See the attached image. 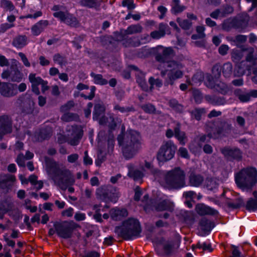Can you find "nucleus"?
I'll return each mask as SVG.
<instances>
[{"label": "nucleus", "instance_id": "7c9ffc66", "mask_svg": "<svg viewBox=\"0 0 257 257\" xmlns=\"http://www.w3.org/2000/svg\"><path fill=\"white\" fill-rule=\"evenodd\" d=\"M91 75L92 77H93L94 81L95 84L104 85L107 84V80L103 79L102 76L100 74L95 75L92 73Z\"/></svg>", "mask_w": 257, "mask_h": 257}, {"label": "nucleus", "instance_id": "774afa93", "mask_svg": "<svg viewBox=\"0 0 257 257\" xmlns=\"http://www.w3.org/2000/svg\"><path fill=\"white\" fill-rule=\"evenodd\" d=\"M242 54H240L237 50H233L232 54V58L234 59H239L241 58Z\"/></svg>", "mask_w": 257, "mask_h": 257}, {"label": "nucleus", "instance_id": "37998d69", "mask_svg": "<svg viewBox=\"0 0 257 257\" xmlns=\"http://www.w3.org/2000/svg\"><path fill=\"white\" fill-rule=\"evenodd\" d=\"M203 75L201 72L197 73L192 78V81L194 83L197 84L203 80Z\"/></svg>", "mask_w": 257, "mask_h": 257}, {"label": "nucleus", "instance_id": "4d7b16f0", "mask_svg": "<svg viewBox=\"0 0 257 257\" xmlns=\"http://www.w3.org/2000/svg\"><path fill=\"white\" fill-rule=\"evenodd\" d=\"M74 218L77 221H82L85 219V214L81 212H77L75 214Z\"/></svg>", "mask_w": 257, "mask_h": 257}, {"label": "nucleus", "instance_id": "79ce46f5", "mask_svg": "<svg viewBox=\"0 0 257 257\" xmlns=\"http://www.w3.org/2000/svg\"><path fill=\"white\" fill-rule=\"evenodd\" d=\"M169 103L171 107L175 108L178 111H180L183 110V106L181 105L178 104L177 101L175 99L171 100Z\"/></svg>", "mask_w": 257, "mask_h": 257}, {"label": "nucleus", "instance_id": "bb28decb", "mask_svg": "<svg viewBox=\"0 0 257 257\" xmlns=\"http://www.w3.org/2000/svg\"><path fill=\"white\" fill-rule=\"evenodd\" d=\"M173 207V204L167 201H164L161 202L156 208L157 210H171Z\"/></svg>", "mask_w": 257, "mask_h": 257}, {"label": "nucleus", "instance_id": "7ed1b4c3", "mask_svg": "<svg viewBox=\"0 0 257 257\" xmlns=\"http://www.w3.org/2000/svg\"><path fill=\"white\" fill-rule=\"evenodd\" d=\"M114 231L118 236L125 239L130 240L140 236L141 228L137 219L129 218L124 221L121 226H116Z\"/></svg>", "mask_w": 257, "mask_h": 257}, {"label": "nucleus", "instance_id": "473e14b6", "mask_svg": "<svg viewBox=\"0 0 257 257\" xmlns=\"http://www.w3.org/2000/svg\"><path fill=\"white\" fill-rule=\"evenodd\" d=\"M16 180V178L14 175H10L9 176H0V185L1 183H7L9 182H14Z\"/></svg>", "mask_w": 257, "mask_h": 257}, {"label": "nucleus", "instance_id": "6e6552de", "mask_svg": "<svg viewBox=\"0 0 257 257\" xmlns=\"http://www.w3.org/2000/svg\"><path fill=\"white\" fill-rule=\"evenodd\" d=\"M19 62L15 59L11 60V66L10 70H5L2 74L4 79L10 78L12 81L19 82L22 81L23 74L18 70Z\"/></svg>", "mask_w": 257, "mask_h": 257}, {"label": "nucleus", "instance_id": "c756f323", "mask_svg": "<svg viewBox=\"0 0 257 257\" xmlns=\"http://www.w3.org/2000/svg\"><path fill=\"white\" fill-rule=\"evenodd\" d=\"M0 7L5 11H12L14 9V6L12 3L8 0H1L0 1Z\"/></svg>", "mask_w": 257, "mask_h": 257}, {"label": "nucleus", "instance_id": "aec40b11", "mask_svg": "<svg viewBox=\"0 0 257 257\" xmlns=\"http://www.w3.org/2000/svg\"><path fill=\"white\" fill-rule=\"evenodd\" d=\"M48 25L47 20L40 21L32 28V32L35 36H38Z\"/></svg>", "mask_w": 257, "mask_h": 257}, {"label": "nucleus", "instance_id": "a211bd4d", "mask_svg": "<svg viewBox=\"0 0 257 257\" xmlns=\"http://www.w3.org/2000/svg\"><path fill=\"white\" fill-rule=\"evenodd\" d=\"M53 15L55 18L59 19L62 22L70 26H73L74 23L76 22V19L68 13L57 12L54 13Z\"/></svg>", "mask_w": 257, "mask_h": 257}, {"label": "nucleus", "instance_id": "9d476101", "mask_svg": "<svg viewBox=\"0 0 257 257\" xmlns=\"http://www.w3.org/2000/svg\"><path fill=\"white\" fill-rule=\"evenodd\" d=\"M52 171L54 173L52 179L55 183L59 185L71 178V173L69 170L61 169L55 163H53Z\"/></svg>", "mask_w": 257, "mask_h": 257}, {"label": "nucleus", "instance_id": "13d9d810", "mask_svg": "<svg viewBox=\"0 0 257 257\" xmlns=\"http://www.w3.org/2000/svg\"><path fill=\"white\" fill-rule=\"evenodd\" d=\"M95 90V87L94 86H92V87H91V89H90V91H91L90 94L89 96H86V95H83L82 94H81V95L82 97H84L86 99H88L91 100L93 98V97L94 96Z\"/></svg>", "mask_w": 257, "mask_h": 257}, {"label": "nucleus", "instance_id": "6ab92c4d", "mask_svg": "<svg viewBox=\"0 0 257 257\" xmlns=\"http://www.w3.org/2000/svg\"><path fill=\"white\" fill-rule=\"evenodd\" d=\"M110 215L113 220H120L122 217L127 215V211L123 208H113L110 211Z\"/></svg>", "mask_w": 257, "mask_h": 257}, {"label": "nucleus", "instance_id": "cd10ccee", "mask_svg": "<svg viewBox=\"0 0 257 257\" xmlns=\"http://www.w3.org/2000/svg\"><path fill=\"white\" fill-rule=\"evenodd\" d=\"M203 181L202 177L200 175H193L190 177V182L191 185L194 186H199Z\"/></svg>", "mask_w": 257, "mask_h": 257}, {"label": "nucleus", "instance_id": "58836bf2", "mask_svg": "<svg viewBox=\"0 0 257 257\" xmlns=\"http://www.w3.org/2000/svg\"><path fill=\"white\" fill-rule=\"evenodd\" d=\"M252 53L253 50L252 49H251L249 50V54L246 57V61L251 64L252 65L253 68H254L255 66L256 60V59H255L253 58Z\"/></svg>", "mask_w": 257, "mask_h": 257}, {"label": "nucleus", "instance_id": "4c0bfd02", "mask_svg": "<svg viewBox=\"0 0 257 257\" xmlns=\"http://www.w3.org/2000/svg\"><path fill=\"white\" fill-rule=\"evenodd\" d=\"M122 5L124 7H126L128 10H131L135 8V5L133 0H124L122 2Z\"/></svg>", "mask_w": 257, "mask_h": 257}, {"label": "nucleus", "instance_id": "412c9836", "mask_svg": "<svg viewBox=\"0 0 257 257\" xmlns=\"http://www.w3.org/2000/svg\"><path fill=\"white\" fill-rule=\"evenodd\" d=\"M222 153L225 157L227 158L231 157L234 159H238L241 157L240 152L237 149L232 150L229 148H224L222 150Z\"/></svg>", "mask_w": 257, "mask_h": 257}, {"label": "nucleus", "instance_id": "9b49d317", "mask_svg": "<svg viewBox=\"0 0 257 257\" xmlns=\"http://www.w3.org/2000/svg\"><path fill=\"white\" fill-rule=\"evenodd\" d=\"M29 79L32 84V91L36 94H39V85H41L42 92H44L48 89L47 83L39 77H36L35 74L31 73L29 75Z\"/></svg>", "mask_w": 257, "mask_h": 257}, {"label": "nucleus", "instance_id": "69168bd1", "mask_svg": "<svg viewBox=\"0 0 257 257\" xmlns=\"http://www.w3.org/2000/svg\"><path fill=\"white\" fill-rule=\"evenodd\" d=\"M78 158V156L77 154H72L68 157V161L70 163L75 162Z\"/></svg>", "mask_w": 257, "mask_h": 257}, {"label": "nucleus", "instance_id": "393cba45", "mask_svg": "<svg viewBox=\"0 0 257 257\" xmlns=\"http://www.w3.org/2000/svg\"><path fill=\"white\" fill-rule=\"evenodd\" d=\"M185 7L179 5V0H173L172 4V13L174 14L180 13L185 10Z\"/></svg>", "mask_w": 257, "mask_h": 257}, {"label": "nucleus", "instance_id": "0eeeda50", "mask_svg": "<svg viewBox=\"0 0 257 257\" xmlns=\"http://www.w3.org/2000/svg\"><path fill=\"white\" fill-rule=\"evenodd\" d=\"M176 150V147L172 142L165 143L160 148L157 155V159L159 162L171 160L173 158Z\"/></svg>", "mask_w": 257, "mask_h": 257}, {"label": "nucleus", "instance_id": "4468645a", "mask_svg": "<svg viewBox=\"0 0 257 257\" xmlns=\"http://www.w3.org/2000/svg\"><path fill=\"white\" fill-rule=\"evenodd\" d=\"M1 94L6 97H11L16 95L18 93L17 86L16 84L3 83L0 88Z\"/></svg>", "mask_w": 257, "mask_h": 257}, {"label": "nucleus", "instance_id": "ea45409f", "mask_svg": "<svg viewBox=\"0 0 257 257\" xmlns=\"http://www.w3.org/2000/svg\"><path fill=\"white\" fill-rule=\"evenodd\" d=\"M149 82L151 84V88H154L155 86L160 87L162 85L161 81L159 79H154L151 77L149 79Z\"/></svg>", "mask_w": 257, "mask_h": 257}, {"label": "nucleus", "instance_id": "864d4df0", "mask_svg": "<svg viewBox=\"0 0 257 257\" xmlns=\"http://www.w3.org/2000/svg\"><path fill=\"white\" fill-rule=\"evenodd\" d=\"M204 112L203 109H196L192 113L194 115L195 118L197 120H199L201 118V114Z\"/></svg>", "mask_w": 257, "mask_h": 257}, {"label": "nucleus", "instance_id": "6e6d98bb", "mask_svg": "<svg viewBox=\"0 0 257 257\" xmlns=\"http://www.w3.org/2000/svg\"><path fill=\"white\" fill-rule=\"evenodd\" d=\"M228 49V46L222 45L219 48V53L222 55H225L227 53Z\"/></svg>", "mask_w": 257, "mask_h": 257}, {"label": "nucleus", "instance_id": "dca6fc26", "mask_svg": "<svg viewBox=\"0 0 257 257\" xmlns=\"http://www.w3.org/2000/svg\"><path fill=\"white\" fill-rule=\"evenodd\" d=\"M12 124L7 116L0 117V138L12 131Z\"/></svg>", "mask_w": 257, "mask_h": 257}, {"label": "nucleus", "instance_id": "680f3d73", "mask_svg": "<svg viewBox=\"0 0 257 257\" xmlns=\"http://www.w3.org/2000/svg\"><path fill=\"white\" fill-rule=\"evenodd\" d=\"M194 97L196 102H200L202 97L199 91L195 90L194 91Z\"/></svg>", "mask_w": 257, "mask_h": 257}, {"label": "nucleus", "instance_id": "e2e57ef3", "mask_svg": "<svg viewBox=\"0 0 257 257\" xmlns=\"http://www.w3.org/2000/svg\"><path fill=\"white\" fill-rule=\"evenodd\" d=\"M74 105V103L73 101H69L68 103L62 106L61 107V110L63 111H66L68 110L69 108H70L71 107H72Z\"/></svg>", "mask_w": 257, "mask_h": 257}, {"label": "nucleus", "instance_id": "603ef678", "mask_svg": "<svg viewBox=\"0 0 257 257\" xmlns=\"http://www.w3.org/2000/svg\"><path fill=\"white\" fill-rule=\"evenodd\" d=\"M83 161L85 165H89L92 164V160L91 158L89 157L87 151H85L84 153Z\"/></svg>", "mask_w": 257, "mask_h": 257}, {"label": "nucleus", "instance_id": "3c124183", "mask_svg": "<svg viewBox=\"0 0 257 257\" xmlns=\"http://www.w3.org/2000/svg\"><path fill=\"white\" fill-rule=\"evenodd\" d=\"M143 109L145 112L150 113H153L155 110L154 106L151 104H147L143 106Z\"/></svg>", "mask_w": 257, "mask_h": 257}, {"label": "nucleus", "instance_id": "f3484780", "mask_svg": "<svg viewBox=\"0 0 257 257\" xmlns=\"http://www.w3.org/2000/svg\"><path fill=\"white\" fill-rule=\"evenodd\" d=\"M96 195L100 198H102L105 202L110 201L113 203H115L118 198L117 193H103V188H98L96 191Z\"/></svg>", "mask_w": 257, "mask_h": 257}, {"label": "nucleus", "instance_id": "09e8293b", "mask_svg": "<svg viewBox=\"0 0 257 257\" xmlns=\"http://www.w3.org/2000/svg\"><path fill=\"white\" fill-rule=\"evenodd\" d=\"M19 56L21 57L22 62H23L24 65L26 67H30V63L29 62L27 58L25 56L24 54L22 52L19 53Z\"/></svg>", "mask_w": 257, "mask_h": 257}, {"label": "nucleus", "instance_id": "2eb2a0df", "mask_svg": "<svg viewBox=\"0 0 257 257\" xmlns=\"http://www.w3.org/2000/svg\"><path fill=\"white\" fill-rule=\"evenodd\" d=\"M105 107L103 105L98 104L95 105L93 118L94 120H98L99 123L100 124H105L109 122L108 118H107V121H105V118L102 116Z\"/></svg>", "mask_w": 257, "mask_h": 257}, {"label": "nucleus", "instance_id": "a878e982", "mask_svg": "<svg viewBox=\"0 0 257 257\" xmlns=\"http://www.w3.org/2000/svg\"><path fill=\"white\" fill-rule=\"evenodd\" d=\"M16 20V18L13 15L9 16L7 18V21L10 24H5L1 25V31L2 32H5L6 30L10 29L14 26V25L13 24L14 22Z\"/></svg>", "mask_w": 257, "mask_h": 257}, {"label": "nucleus", "instance_id": "a18cd8bd", "mask_svg": "<svg viewBox=\"0 0 257 257\" xmlns=\"http://www.w3.org/2000/svg\"><path fill=\"white\" fill-rule=\"evenodd\" d=\"M9 205L7 202H5L0 205V217L3 218V215L5 213L8 211V210L6 207H8Z\"/></svg>", "mask_w": 257, "mask_h": 257}, {"label": "nucleus", "instance_id": "de8ad7c7", "mask_svg": "<svg viewBox=\"0 0 257 257\" xmlns=\"http://www.w3.org/2000/svg\"><path fill=\"white\" fill-rule=\"evenodd\" d=\"M206 185L207 188L209 190H213V189L216 188L217 186V184L215 181L212 179L207 181Z\"/></svg>", "mask_w": 257, "mask_h": 257}, {"label": "nucleus", "instance_id": "20e7f679", "mask_svg": "<svg viewBox=\"0 0 257 257\" xmlns=\"http://www.w3.org/2000/svg\"><path fill=\"white\" fill-rule=\"evenodd\" d=\"M257 171L254 168L241 170L235 177V182L242 191H248L256 183Z\"/></svg>", "mask_w": 257, "mask_h": 257}, {"label": "nucleus", "instance_id": "5fc2aeb1", "mask_svg": "<svg viewBox=\"0 0 257 257\" xmlns=\"http://www.w3.org/2000/svg\"><path fill=\"white\" fill-rule=\"evenodd\" d=\"M179 155L182 157L187 158L188 157V153L187 150L184 148H180L179 150Z\"/></svg>", "mask_w": 257, "mask_h": 257}, {"label": "nucleus", "instance_id": "2f4dec72", "mask_svg": "<svg viewBox=\"0 0 257 257\" xmlns=\"http://www.w3.org/2000/svg\"><path fill=\"white\" fill-rule=\"evenodd\" d=\"M205 28L203 26H199L197 27L196 31L198 33V35H193L192 36V39L193 40H196L197 39L203 38L205 36L204 34Z\"/></svg>", "mask_w": 257, "mask_h": 257}, {"label": "nucleus", "instance_id": "4be33fe9", "mask_svg": "<svg viewBox=\"0 0 257 257\" xmlns=\"http://www.w3.org/2000/svg\"><path fill=\"white\" fill-rule=\"evenodd\" d=\"M196 211L201 215L215 214L216 211L204 204H198L196 207Z\"/></svg>", "mask_w": 257, "mask_h": 257}, {"label": "nucleus", "instance_id": "b1692460", "mask_svg": "<svg viewBox=\"0 0 257 257\" xmlns=\"http://www.w3.org/2000/svg\"><path fill=\"white\" fill-rule=\"evenodd\" d=\"M27 44V38L25 36H20L16 38L13 41V45L18 48H21Z\"/></svg>", "mask_w": 257, "mask_h": 257}, {"label": "nucleus", "instance_id": "423d86ee", "mask_svg": "<svg viewBox=\"0 0 257 257\" xmlns=\"http://www.w3.org/2000/svg\"><path fill=\"white\" fill-rule=\"evenodd\" d=\"M181 237L176 235L172 239L165 241L161 240L155 243V247L157 253L159 255L169 254L176 251L180 246Z\"/></svg>", "mask_w": 257, "mask_h": 257}, {"label": "nucleus", "instance_id": "f257e3e1", "mask_svg": "<svg viewBox=\"0 0 257 257\" xmlns=\"http://www.w3.org/2000/svg\"><path fill=\"white\" fill-rule=\"evenodd\" d=\"M156 49L158 52L156 57V60L160 63V67L158 69L161 70L163 76L167 74L170 83L172 84L173 81L182 77L183 66L180 63L170 61L173 55V50L171 48H164L159 46Z\"/></svg>", "mask_w": 257, "mask_h": 257}, {"label": "nucleus", "instance_id": "ddd939ff", "mask_svg": "<svg viewBox=\"0 0 257 257\" xmlns=\"http://www.w3.org/2000/svg\"><path fill=\"white\" fill-rule=\"evenodd\" d=\"M75 227L73 222H69V226L67 225H56L55 230L58 235L63 238H67L71 236L73 227Z\"/></svg>", "mask_w": 257, "mask_h": 257}, {"label": "nucleus", "instance_id": "f8f14e48", "mask_svg": "<svg viewBox=\"0 0 257 257\" xmlns=\"http://www.w3.org/2000/svg\"><path fill=\"white\" fill-rule=\"evenodd\" d=\"M152 163L151 162H145L144 165H142L140 167V170L132 171L130 170L128 172L129 176L137 181L141 179L145 174L148 171L152 172Z\"/></svg>", "mask_w": 257, "mask_h": 257}, {"label": "nucleus", "instance_id": "e433bc0d", "mask_svg": "<svg viewBox=\"0 0 257 257\" xmlns=\"http://www.w3.org/2000/svg\"><path fill=\"white\" fill-rule=\"evenodd\" d=\"M77 118V115L69 113H65L62 116V119L65 121H70L73 120H76Z\"/></svg>", "mask_w": 257, "mask_h": 257}, {"label": "nucleus", "instance_id": "a19ab883", "mask_svg": "<svg viewBox=\"0 0 257 257\" xmlns=\"http://www.w3.org/2000/svg\"><path fill=\"white\" fill-rule=\"evenodd\" d=\"M177 22L180 26L184 29H188L191 25V24L187 20L181 21L180 19H177Z\"/></svg>", "mask_w": 257, "mask_h": 257}, {"label": "nucleus", "instance_id": "bf43d9fd", "mask_svg": "<svg viewBox=\"0 0 257 257\" xmlns=\"http://www.w3.org/2000/svg\"><path fill=\"white\" fill-rule=\"evenodd\" d=\"M73 209L72 208H69L62 212V215L63 216L71 217L73 215Z\"/></svg>", "mask_w": 257, "mask_h": 257}, {"label": "nucleus", "instance_id": "49530a36", "mask_svg": "<svg viewBox=\"0 0 257 257\" xmlns=\"http://www.w3.org/2000/svg\"><path fill=\"white\" fill-rule=\"evenodd\" d=\"M4 238L5 241L7 242L8 245L13 247L15 246V242L14 240L10 239V237L7 233L4 235Z\"/></svg>", "mask_w": 257, "mask_h": 257}, {"label": "nucleus", "instance_id": "052dcab7", "mask_svg": "<svg viewBox=\"0 0 257 257\" xmlns=\"http://www.w3.org/2000/svg\"><path fill=\"white\" fill-rule=\"evenodd\" d=\"M137 82L139 83L141 87L143 89L146 90V82L145 80L143 78H138Z\"/></svg>", "mask_w": 257, "mask_h": 257}, {"label": "nucleus", "instance_id": "39448f33", "mask_svg": "<svg viewBox=\"0 0 257 257\" xmlns=\"http://www.w3.org/2000/svg\"><path fill=\"white\" fill-rule=\"evenodd\" d=\"M160 183L164 188L169 189L181 188L185 186V174L182 170L176 168L168 172Z\"/></svg>", "mask_w": 257, "mask_h": 257}, {"label": "nucleus", "instance_id": "72a5a7b5", "mask_svg": "<svg viewBox=\"0 0 257 257\" xmlns=\"http://www.w3.org/2000/svg\"><path fill=\"white\" fill-rule=\"evenodd\" d=\"M246 208L249 211L257 210V200L254 199L249 200L246 204Z\"/></svg>", "mask_w": 257, "mask_h": 257}, {"label": "nucleus", "instance_id": "1a4fd4ad", "mask_svg": "<svg viewBox=\"0 0 257 257\" xmlns=\"http://www.w3.org/2000/svg\"><path fill=\"white\" fill-rule=\"evenodd\" d=\"M68 137L64 140H61L59 138L58 141L60 143L64 142H68L69 144L72 146L78 145L80 139L83 136V131L80 126H72L71 128L68 129Z\"/></svg>", "mask_w": 257, "mask_h": 257}, {"label": "nucleus", "instance_id": "c03bdc74", "mask_svg": "<svg viewBox=\"0 0 257 257\" xmlns=\"http://www.w3.org/2000/svg\"><path fill=\"white\" fill-rule=\"evenodd\" d=\"M80 3L82 6L92 8L94 6L95 1V0H81Z\"/></svg>", "mask_w": 257, "mask_h": 257}, {"label": "nucleus", "instance_id": "8fccbe9b", "mask_svg": "<svg viewBox=\"0 0 257 257\" xmlns=\"http://www.w3.org/2000/svg\"><path fill=\"white\" fill-rule=\"evenodd\" d=\"M25 160V157L23 155H19L17 159V163L19 166L24 167Z\"/></svg>", "mask_w": 257, "mask_h": 257}, {"label": "nucleus", "instance_id": "c9c22d12", "mask_svg": "<svg viewBox=\"0 0 257 257\" xmlns=\"http://www.w3.org/2000/svg\"><path fill=\"white\" fill-rule=\"evenodd\" d=\"M142 27L140 25H132L128 27L126 32L128 34H133L141 31Z\"/></svg>", "mask_w": 257, "mask_h": 257}, {"label": "nucleus", "instance_id": "338daca9", "mask_svg": "<svg viewBox=\"0 0 257 257\" xmlns=\"http://www.w3.org/2000/svg\"><path fill=\"white\" fill-rule=\"evenodd\" d=\"M40 63L42 66L48 65L50 63V62L48 60L46 59L44 57L41 56L39 58Z\"/></svg>", "mask_w": 257, "mask_h": 257}, {"label": "nucleus", "instance_id": "5701e85b", "mask_svg": "<svg viewBox=\"0 0 257 257\" xmlns=\"http://www.w3.org/2000/svg\"><path fill=\"white\" fill-rule=\"evenodd\" d=\"M167 26L165 24L161 23L159 25V30L153 31L151 33V36L152 38L159 39L164 37L166 34V30Z\"/></svg>", "mask_w": 257, "mask_h": 257}, {"label": "nucleus", "instance_id": "f03ea898", "mask_svg": "<svg viewBox=\"0 0 257 257\" xmlns=\"http://www.w3.org/2000/svg\"><path fill=\"white\" fill-rule=\"evenodd\" d=\"M122 133L117 138L118 144L122 147V152L126 159L133 157L141 148L140 134L135 131L130 130L127 132L126 137L123 134L125 128H121Z\"/></svg>", "mask_w": 257, "mask_h": 257}, {"label": "nucleus", "instance_id": "c85d7f7f", "mask_svg": "<svg viewBox=\"0 0 257 257\" xmlns=\"http://www.w3.org/2000/svg\"><path fill=\"white\" fill-rule=\"evenodd\" d=\"M174 133L175 137L179 141L180 143L182 145H184L186 140L184 133L180 132L178 128H176Z\"/></svg>", "mask_w": 257, "mask_h": 257}, {"label": "nucleus", "instance_id": "0e129e2a", "mask_svg": "<svg viewBox=\"0 0 257 257\" xmlns=\"http://www.w3.org/2000/svg\"><path fill=\"white\" fill-rule=\"evenodd\" d=\"M8 64V61L7 59L4 56L1 55L0 54V66H7Z\"/></svg>", "mask_w": 257, "mask_h": 257}, {"label": "nucleus", "instance_id": "f704fd0d", "mask_svg": "<svg viewBox=\"0 0 257 257\" xmlns=\"http://www.w3.org/2000/svg\"><path fill=\"white\" fill-rule=\"evenodd\" d=\"M232 72V65L230 63L225 64L223 67V73L225 77H228Z\"/></svg>", "mask_w": 257, "mask_h": 257}]
</instances>
